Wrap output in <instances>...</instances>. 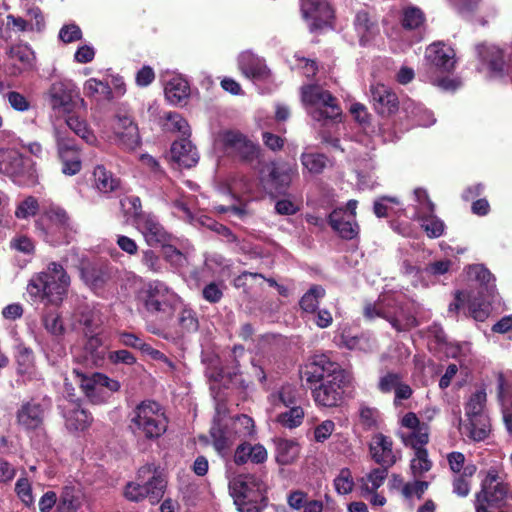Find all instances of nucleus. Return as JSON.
<instances>
[{
    "instance_id": "f257e3e1",
    "label": "nucleus",
    "mask_w": 512,
    "mask_h": 512,
    "mask_svg": "<svg viewBox=\"0 0 512 512\" xmlns=\"http://www.w3.org/2000/svg\"><path fill=\"white\" fill-rule=\"evenodd\" d=\"M471 282L469 290L457 291L455 299L449 305V313H457L467 306L470 315L476 321H484L490 314L491 303L496 298V287L492 274L481 264H475L466 270Z\"/></svg>"
},
{
    "instance_id": "f03ea898",
    "label": "nucleus",
    "mask_w": 512,
    "mask_h": 512,
    "mask_svg": "<svg viewBox=\"0 0 512 512\" xmlns=\"http://www.w3.org/2000/svg\"><path fill=\"white\" fill-rule=\"evenodd\" d=\"M420 304L404 302L400 293L385 292L374 303H367L364 315L368 319L380 317L388 321L396 331H407L419 325Z\"/></svg>"
},
{
    "instance_id": "7ed1b4c3",
    "label": "nucleus",
    "mask_w": 512,
    "mask_h": 512,
    "mask_svg": "<svg viewBox=\"0 0 512 512\" xmlns=\"http://www.w3.org/2000/svg\"><path fill=\"white\" fill-rule=\"evenodd\" d=\"M70 277L57 262H50L46 269L35 273L27 284V294L34 303L59 306L67 295Z\"/></svg>"
},
{
    "instance_id": "20e7f679",
    "label": "nucleus",
    "mask_w": 512,
    "mask_h": 512,
    "mask_svg": "<svg viewBox=\"0 0 512 512\" xmlns=\"http://www.w3.org/2000/svg\"><path fill=\"white\" fill-rule=\"evenodd\" d=\"M486 404L487 392L482 386L472 392L464 404V418L460 420L459 430L474 442L485 440L491 431Z\"/></svg>"
},
{
    "instance_id": "39448f33",
    "label": "nucleus",
    "mask_w": 512,
    "mask_h": 512,
    "mask_svg": "<svg viewBox=\"0 0 512 512\" xmlns=\"http://www.w3.org/2000/svg\"><path fill=\"white\" fill-rule=\"evenodd\" d=\"M168 420L160 404L145 400L129 414V429L137 438L154 440L167 430Z\"/></svg>"
},
{
    "instance_id": "423d86ee",
    "label": "nucleus",
    "mask_w": 512,
    "mask_h": 512,
    "mask_svg": "<svg viewBox=\"0 0 512 512\" xmlns=\"http://www.w3.org/2000/svg\"><path fill=\"white\" fill-rule=\"evenodd\" d=\"M254 433V421L247 415H240L227 421L214 420L210 429L212 444L221 456L229 455L237 440H243Z\"/></svg>"
},
{
    "instance_id": "0eeeda50",
    "label": "nucleus",
    "mask_w": 512,
    "mask_h": 512,
    "mask_svg": "<svg viewBox=\"0 0 512 512\" xmlns=\"http://www.w3.org/2000/svg\"><path fill=\"white\" fill-rule=\"evenodd\" d=\"M265 490L263 481L251 474L239 475L229 483L230 495L239 512H261Z\"/></svg>"
},
{
    "instance_id": "6e6552de",
    "label": "nucleus",
    "mask_w": 512,
    "mask_h": 512,
    "mask_svg": "<svg viewBox=\"0 0 512 512\" xmlns=\"http://www.w3.org/2000/svg\"><path fill=\"white\" fill-rule=\"evenodd\" d=\"M166 485V480L156 473L152 465H145L138 470L137 481L126 485L124 495L131 501L148 498L151 504H155L163 497Z\"/></svg>"
},
{
    "instance_id": "1a4fd4ad",
    "label": "nucleus",
    "mask_w": 512,
    "mask_h": 512,
    "mask_svg": "<svg viewBox=\"0 0 512 512\" xmlns=\"http://www.w3.org/2000/svg\"><path fill=\"white\" fill-rule=\"evenodd\" d=\"M301 97L307 112L316 121L334 120L341 115L337 99L319 85L303 86Z\"/></svg>"
},
{
    "instance_id": "9d476101",
    "label": "nucleus",
    "mask_w": 512,
    "mask_h": 512,
    "mask_svg": "<svg viewBox=\"0 0 512 512\" xmlns=\"http://www.w3.org/2000/svg\"><path fill=\"white\" fill-rule=\"evenodd\" d=\"M140 299L151 314L170 313L180 304L181 299L166 283L151 280L141 292Z\"/></svg>"
},
{
    "instance_id": "9b49d317",
    "label": "nucleus",
    "mask_w": 512,
    "mask_h": 512,
    "mask_svg": "<svg viewBox=\"0 0 512 512\" xmlns=\"http://www.w3.org/2000/svg\"><path fill=\"white\" fill-rule=\"evenodd\" d=\"M75 381L93 403L104 402L112 393L120 389V383L102 373L84 374L73 370Z\"/></svg>"
},
{
    "instance_id": "f8f14e48",
    "label": "nucleus",
    "mask_w": 512,
    "mask_h": 512,
    "mask_svg": "<svg viewBox=\"0 0 512 512\" xmlns=\"http://www.w3.org/2000/svg\"><path fill=\"white\" fill-rule=\"evenodd\" d=\"M350 381L351 376L348 372H338V375L322 381L312 392L315 403L327 408L340 405L344 389Z\"/></svg>"
},
{
    "instance_id": "ddd939ff",
    "label": "nucleus",
    "mask_w": 512,
    "mask_h": 512,
    "mask_svg": "<svg viewBox=\"0 0 512 512\" xmlns=\"http://www.w3.org/2000/svg\"><path fill=\"white\" fill-rule=\"evenodd\" d=\"M217 143L223 146L227 154L239 157L245 162H252L259 156V147L237 131L221 132L217 137Z\"/></svg>"
},
{
    "instance_id": "4468645a",
    "label": "nucleus",
    "mask_w": 512,
    "mask_h": 512,
    "mask_svg": "<svg viewBox=\"0 0 512 512\" xmlns=\"http://www.w3.org/2000/svg\"><path fill=\"white\" fill-rule=\"evenodd\" d=\"M397 435L405 446L414 450L423 449L429 441V428L419 421L415 413L408 412L400 419Z\"/></svg>"
},
{
    "instance_id": "2eb2a0df",
    "label": "nucleus",
    "mask_w": 512,
    "mask_h": 512,
    "mask_svg": "<svg viewBox=\"0 0 512 512\" xmlns=\"http://www.w3.org/2000/svg\"><path fill=\"white\" fill-rule=\"evenodd\" d=\"M508 494V485L502 480L497 470L490 468L481 483V490L476 494L475 509L478 505H497Z\"/></svg>"
},
{
    "instance_id": "dca6fc26",
    "label": "nucleus",
    "mask_w": 512,
    "mask_h": 512,
    "mask_svg": "<svg viewBox=\"0 0 512 512\" xmlns=\"http://www.w3.org/2000/svg\"><path fill=\"white\" fill-rule=\"evenodd\" d=\"M114 142L123 149L134 150L140 144L137 124L127 113H117L111 123Z\"/></svg>"
},
{
    "instance_id": "f3484780",
    "label": "nucleus",
    "mask_w": 512,
    "mask_h": 512,
    "mask_svg": "<svg viewBox=\"0 0 512 512\" xmlns=\"http://www.w3.org/2000/svg\"><path fill=\"white\" fill-rule=\"evenodd\" d=\"M238 68L241 73L254 82H270L273 79L271 69L267 66L264 58L258 56L252 51H243L239 54Z\"/></svg>"
},
{
    "instance_id": "a211bd4d",
    "label": "nucleus",
    "mask_w": 512,
    "mask_h": 512,
    "mask_svg": "<svg viewBox=\"0 0 512 512\" xmlns=\"http://www.w3.org/2000/svg\"><path fill=\"white\" fill-rule=\"evenodd\" d=\"M48 96L53 110L69 113L74 106V99L79 96V90L70 80L56 81L51 85Z\"/></svg>"
},
{
    "instance_id": "6ab92c4d",
    "label": "nucleus",
    "mask_w": 512,
    "mask_h": 512,
    "mask_svg": "<svg viewBox=\"0 0 512 512\" xmlns=\"http://www.w3.org/2000/svg\"><path fill=\"white\" fill-rule=\"evenodd\" d=\"M135 228L142 234L148 246H165L169 243L171 236L158 221L155 215H141L138 218Z\"/></svg>"
},
{
    "instance_id": "aec40b11",
    "label": "nucleus",
    "mask_w": 512,
    "mask_h": 512,
    "mask_svg": "<svg viewBox=\"0 0 512 512\" xmlns=\"http://www.w3.org/2000/svg\"><path fill=\"white\" fill-rule=\"evenodd\" d=\"M55 138L62 162V172L68 176L76 175L80 172L82 164L74 141L64 137L58 129H55Z\"/></svg>"
},
{
    "instance_id": "412c9836",
    "label": "nucleus",
    "mask_w": 512,
    "mask_h": 512,
    "mask_svg": "<svg viewBox=\"0 0 512 512\" xmlns=\"http://www.w3.org/2000/svg\"><path fill=\"white\" fill-rule=\"evenodd\" d=\"M338 372H346L336 362H333L327 355H314L310 363L306 366L305 377L307 382H322L326 379L338 375Z\"/></svg>"
},
{
    "instance_id": "4be33fe9",
    "label": "nucleus",
    "mask_w": 512,
    "mask_h": 512,
    "mask_svg": "<svg viewBox=\"0 0 512 512\" xmlns=\"http://www.w3.org/2000/svg\"><path fill=\"white\" fill-rule=\"evenodd\" d=\"M301 11L311 31L321 29L333 18V10L325 0H302Z\"/></svg>"
},
{
    "instance_id": "5701e85b",
    "label": "nucleus",
    "mask_w": 512,
    "mask_h": 512,
    "mask_svg": "<svg viewBox=\"0 0 512 512\" xmlns=\"http://www.w3.org/2000/svg\"><path fill=\"white\" fill-rule=\"evenodd\" d=\"M425 58L437 71L449 73L455 68V52L444 43L437 42L429 45L425 52Z\"/></svg>"
},
{
    "instance_id": "b1692460",
    "label": "nucleus",
    "mask_w": 512,
    "mask_h": 512,
    "mask_svg": "<svg viewBox=\"0 0 512 512\" xmlns=\"http://www.w3.org/2000/svg\"><path fill=\"white\" fill-rule=\"evenodd\" d=\"M371 100L377 113L389 116L398 110V98L395 92L382 83H373L370 87Z\"/></svg>"
},
{
    "instance_id": "393cba45",
    "label": "nucleus",
    "mask_w": 512,
    "mask_h": 512,
    "mask_svg": "<svg viewBox=\"0 0 512 512\" xmlns=\"http://www.w3.org/2000/svg\"><path fill=\"white\" fill-rule=\"evenodd\" d=\"M35 55L27 45H17L10 49L6 72L18 76L33 68Z\"/></svg>"
},
{
    "instance_id": "a878e982",
    "label": "nucleus",
    "mask_w": 512,
    "mask_h": 512,
    "mask_svg": "<svg viewBox=\"0 0 512 512\" xmlns=\"http://www.w3.org/2000/svg\"><path fill=\"white\" fill-rule=\"evenodd\" d=\"M83 282L94 292L102 290L111 278V268L103 263H86L80 269Z\"/></svg>"
},
{
    "instance_id": "bb28decb",
    "label": "nucleus",
    "mask_w": 512,
    "mask_h": 512,
    "mask_svg": "<svg viewBox=\"0 0 512 512\" xmlns=\"http://www.w3.org/2000/svg\"><path fill=\"white\" fill-rule=\"evenodd\" d=\"M370 453L373 460L382 467L392 466L398 458L397 452L393 450L391 438L381 433L373 436L370 442Z\"/></svg>"
},
{
    "instance_id": "cd10ccee",
    "label": "nucleus",
    "mask_w": 512,
    "mask_h": 512,
    "mask_svg": "<svg viewBox=\"0 0 512 512\" xmlns=\"http://www.w3.org/2000/svg\"><path fill=\"white\" fill-rule=\"evenodd\" d=\"M164 94L173 105L181 104L190 95L188 81L180 74L168 73L164 76Z\"/></svg>"
},
{
    "instance_id": "c85d7f7f",
    "label": "nucleus",
    "mask_w": 512,
    "mask_h": 512,
    "mask_svg": "<svg viewBox=\"0 0 512 512\" xmlns=\"http://www.w3.org/2000/svg\"><path fill=\"white\" fill-rule=\"evenodd\" d=\"M269 172V181L277 192L286 189L293 177L298 174L297 164L286 161L274 162L267 167Z\"/></svg>"
},
{
    "instance_id": "c756f323",
    "label": "nucleus",
    "mask_w": 512,
    "mask_h": 512,
    "mask_svg": "<svg viewBox=\"0 0 512 512\" xmlns=\"http://www.w3.org/2000/svg\"><path fill=\"white\" fill-rule=\"evenodd\" d=\"M329 224L344 239H353L359 233L355 218L343 208L334 209L330 213Z\"/></svg>"
},
{
    "instance_id": "7c9ffc66",
    "label": "nucleus",
    "mask_w": 512,
    "mask_h": 512,
    "mask_svg": "<svg viewBox=\"0 0 512 512\" xmlns=\"http://www.w3.org/2000/svg\"><path fill=\"white\" fill-rule=\"evenodd\" d=\"M28 165L30 160L25 159L18 151L0 149V173L10 177L22 176L27 172Z\"/></svg>"
},
{
    "instance_id": "2f4dec72",
    "label": "nucleus",
    "mask_w": 512,
    "mask_h": 512,
    "mask_svg": "<svg viewBox=\"0 0 512 512\" xmlns=\"http://www.w3.org/2000/svg\"><path fill=\"white\" fill-rule=\"evenodd\" d=\"M170 152L172 160L184 168H191L199 161L198 151L189 138L174 141Z\"/></svg>"
},
{
    "instance_id": "473e14b6",
    "label": "nucleus",
    "mask_w": 512,
    "mask_h": 512,
    "mask_svg": "<svg viewBox=\"0 0 512 512\" xmlns=\"http://www.w3.org/2000/svg\"><path fill=\"white\" fill-rule=\"evenodd\" d=\"M44 407L39 403L28 402L18 411V423L25 429H36L44 418Z\"/></svg>"
},
{
    "instance_id": "72a5a7b5",
    "label": "nucleus",
    "mask_w": 512,
    "mask_h": 512,
    "mask_svg": "<svg viewBox=\"0 0 512 512\" xmlns=\"http://www.w3.org/2000/svg\"><path fill=\"white\" fill-rule=\"evenodd\" d=\"M37 227L41 232V236L47 243H50L51 245H61L64 243H69L70 232L72 231L71 224H48L37 225Z\"/></svg>"
},
{
    "instance_id": "f704fd0d",
    "label": "nucleus",
    "mask_w": 512,
    "mask_h": 512,
    "mask_svg": "<svg viewBox=\"0 0 512 512\" xmlns=\"http://www.w3.org/2000/svg\"><path fill=\"white\" fill-rule=\"evenodd\" d=\"M93 177V186L99 193L108 194L120 187V180L103 165H97L94 168Z\"/></svg>"
},
{
    "instance_id": "c9c22d12",
    "label": "nucleus",
    "mask_w": 512,
    "mask_h": 512,
    "mask_svg": "<svg viewBox=\"0 0 512 512\" xmlns=\"http://www.w3.org/2000/svg\"><path fill=\"white\" fill-rule=\"evenodd\" d=\"M354 27L362 45L367 44L378 32L376 21L370 18L366 10L357 12Z\"/></svg>"
},
{
    "instance_id": "e433bc0d",
    "label": "nucleus",
    "mask_w": 512,
    "mask_h": 512,
    "mask_svg": "<svg viewBox=\"0 0 512 512\" xmlns=\"http://www.w3.org/2000/svg\"><path fill=\"white\" fill-rule=\"evenodd\" d=\"M64 418L66 427L73 431H84L92 420L87 411L76 404L64 413Z\"/></svg>"
},
{
    "instance_id": "4c0bfd02",
    "label": "nucleus",
    "mask_w": 512,
    "mask_h": 512,
    "mask_svg": "<svg viewBox=\"0 0 512 512\" xmlns=\"http://www.w3.org/2000/svg\"><path fill=\"white\" fill-rule=\"evenodd\" d=\"M405 111L407 116L411 118L416 125L421 127H429L436 122V118L432 111L428 110L420 103L409 100L405 103Z\"/></svg>"
},
{
    "instance_id": "58836bf2",
    "label": "nucleus",
    "mask_w": 512,
    "mask_h": 512,
    "mask_svg": "<svg viewBox=\"0 0 512 512\" xmlns=\"http://www.w3.org/2000/svg\"><path fill=\"white\" fill-rule=\"evenodd\" d=\"M276 461L281 465L293 463L299 456L300 447L294 440L278 439L276 440Z\"/></svg>"
},
{
    "instance_id": "ea45409f",
    "label": "nucleus",
    "mask_w": 512,
    "mask_h": 512,
    "mask_svg": "<svg viewBox=\"0 0 512 512\" xmlns=\"http://www.w3.org/2000/svg\"><path fill=\"white\" fill-rule=\"evenodd\" d=\"M82 503V494L79 489L67 486L63 489L57 504L58 512H76Z\"/></svg>"
},
{
    "instance_id": "a19ab883",
    "label": "nucleus",
    "mask_w": 512,
    "mask_h": 512,
    "mask_svg": "<svg viewBox=\"0 0 512 512\" xmlns=\"http://www.w3.org/2000/svg\"><path fill=\"white\" fill-rule=\"evenodd\" d=\"M475 472L476 466L467 464L461 473L455 474L452 481L453 493L459 497H466L470 493V481Z\"/></svg>"
},
{
    "instance_id": "79ce46f5",
    "label": "nucleus",
    "mask_w": 512,
    "mask_h": 512,
    "mask_svg": "<svg viewBox=\"0 0 512 512\" xmlns=\"http://www.w3.org/2000/svg\"><path fill=\"white\" fill-rule=\"evenodd\" d=\"M415 218L420 221L421 227L429 238H438L443 235L445 231V224L434 214V211L430 213H422L415 216Z\"/></svg>"
},
{
    "instance_id": "37998d69",
    "label": "nucleus",
    "mask_w": 512,
    "mask_h": 512,
    "mask_svg": "<svg viewBox=\"0 0 512 512\" xmlns=\"http://www.w3.org/2000/svg\"><path fill=\"white\" fill-rule=\"evenodd\" d=\"M16 349L18 373L31 379L35 375L33 351L23 344H19Z\"/></svg>"
},
{
    "instance_id": "c03bdc74",
    "label": "nucleus",
    "mask_w": 512,
    "mask_h": 512,
    "mask_svg": "<svg viewBox=\"0 0 512 512\" xmlns=\"http://www.w3.org/2000/svg\"><path fill=\"white\" fill-rule=\"evenodd\" d=\"M269 401L275 409L280 405L285 407L295 406L298 404V390L293 385H283L277 393L270 395Z\"/></svg>"
},
{
    "instance_id": "a18cd8bd",
    "label": "nucleus",
    "mask_w": 512,
    "mask_h": 512,
    "mask_svg": "<svg viewBox=\"0 0 512 512\" xmlns=\"http://www.w3.org/2000/svg\"><path fill=\"white\" fill-rule=\"evenodd\" d=\"M84 94L87 97L96 99L112 100L113 94L108 83L97 80L96 78L88 79L84 84Z\"/></svg>"
},
{
    "instance_id": "49530a36",
    "label": "nucleus",
    "mask_w": 512,
    "mask_h": 512,
    "mask_svg": "<svg viewBox=\"0 0 512 512\" xmlns=\"http://www.w3.org/2000/svg\"><path fill=\"white\" fill-rule=\"evenodd\" d=\"M338 345L345 347L349 350L370 351L374 347V342L367 336H353L347 333H342Z\"/></svg>"
},
{
    "instance_id": "de8ad7c7",
    "label": "nucleus",
    "mask_w": 512,
    "mask_h": 512,
    "mask_svg": "<svg viewBox=\"0 0 512 512\" xmlns=\"http://www.w3.org/2000/svg\"><path fill=\"white\" fill-rule=\"evenodd\" d=\"M164 127L168 131L178 132L180 138H189L191 131L190 126L186 119H184L179 113L168 112L164 116Z\"/></svg>"
},
{
    "instance_id": "09e8293b",
    "label": "nucleus",
    "mask_w": 512,
    "mask_h": 512,
    "mask_svg": "<svg viewBox=\"0 0 512 512\" xmlns=\"http://www.w3.org/2000/svg\"><path fill=\"white\" fill-rule=\"evenodd\" d=\"M497 397L503 408V419L506 428L512 432V397L508 395V390L503 378H499Z\"/></svg>"
},
{
    "instance_id": "8fccbe9b",
    "label": "nucleus",
    "mask_w": 512,
    "mask_h": 512,
    "mask_svg": "<svg viewBox=\"0 0 512 512\" xmlns=\"http://www.w3.org/2000/svg\"><path fill=\"white\" fill-rule=\"evenodd\" d=\"M48 224L68 225L71 224V222L69 216L63 208L52 204L45 210L44 214L37 222V225Z\"/></svg>"
},
{
    "instance_id": "3c124183",
    "label": "nucleus",
    "mask_w": 512,
    "mask_h": 512,
    "mask_svg": "<svg viewBox=\"0 0 512 512\" xmlns=\"http://www.w3.org/2000/svg\"><path fill=\"white\" fill-rule=\"evenodd\" d=\"M386 468L387 467L376 468L361 479L363 494H373L384 483L387 476Z\"/></svg>"
},
{
    "instance_id": "603ef678",
    "label": "nucleus",
    "mask_w": 512,
    "mask_h": 512,
    "mask_svg": "<svg viewBox=\"0 0 512 512\" xmlns=\"http://www.w3.org/2000/svg\"><path fill=\"white\" fill-rule=\"evenodd\" d=\"M325 295V289L322 286H312L301 298L300 307L307 313H315L319 301Z\"/></svg>"
},
{
    "instance_id": "864d4df0",
    "label": "nucleus",
    "mask_w": 512,
    "mask_h": 512,
    "mask_svg": "<svg viewBox=\"0 0 512 512\" xmlns=\"http://www.w3.org/2000/svg\"><path fill=\"white\" fill-rule=\"evenodd\" d=\"M288 408L289 410L277 415L276 421L289 429L300 426L304 419V410L299 405Z\"/></svg>"
},
{
    "instance_id": "5fc2aeb1",
    "label": "nucleus",
    "mask_w": 512,
    "mask_h": 512,
    "mask_svg": "<svg viewBox=\"0 0 512 512\" xmlns=\"http://www.w3.org/2000/svg\"><path fill=\"white\" fill-rule=\"evenodd\" d=\"M410 468L415 478L422 477L432 468V462L428 458V452L425 448L415 450V455L411 460Z\"/></svg>"
},
{
    "instance_id": "6e6d98bb",
    "label": "nucleus",
    "mask_w": 512,
    "mask_h": 512,
    "mask_svg": "<svg viewBox=\"0 0 512 512\" xmlns=\"http://www.w3.org/2000/svg\"><path fill=\"white\" fill-rule=\"evenodd\" d=\"M14 490L17 497L23 503V505H25L28 508L34 506L35 498L32 491V484L25 475H22L21 477L18 478V480L15 483Z\"/></svg>"
},
{
    "instance_id": "4d7b16f0",
    "label": "nucleus",
    "mask_w": 512,
    "mask_h": 512,
    "mask_svg": "<svg viewBox=\"0 0 512 512\" xmlns=\"http://www.w3.org/2000/svg\"><path fill=\"white\" fill-rule=\"evenodd\" d=\"M66 124L76 135L87 143H94L96 138L84 120L80 119L78 116L70 115L66 119Z\"/></svg>"
},
{
    "instance_id": "13d9d810",
    "label": "nucleus",
    "mask_w": 512,
    "mask_h": 512,
    "mask_svg": "<svg viewBox=\"0 0 512 512\" xmlns=\"http://www.w3.org/2000/svg\"><path fill=\"white\" fill-rule=\"evenodd\" d=\"M327 159L323 154L319 153H302L301 163L303 167L310 173L319 174L326 167Z\"/></svg>"
},
{
    "instance_id": "bf43d9fd",
    "label": "nucleus",
    "mask_w": 512,
    "mask_h": 512,
    "mask_svg": "<svg viewBox=\"0 0 512 512\" xmlns=\"http://www.w3.org/2000/svg\"><path fill=\"white\" fill-rule=\"evenodd\" d=\"M355 486L352 472L349 468H342L334 478V487L338 494L347 495Z\"/></svg>"
},
{
    "instance_id": "052dcab7",
    "label": "nucleus",
    "mask_w": 512,
    "mask_h": 512,
    "mask_svg": "<svg viewBox=\"0 0 512 512\" xmlns=\"http://www.w3.org/2000/svg\"><path fill=\"white\" fill-rule=\"evenodd\" d=\"M79 322L85 327L86 334H88L95 332L102 324V319L98 310L85 307L80 312Z\"/></svg>"
},
{
    "instance_id": "680f3d73",
    "label": "nucleus",
    "mask_w": 512,
    "mask_h": 512,
    "mask_svg": "<svg viewBox=\"0 0 512 512\" xmlns=\"http://www.w3.org/2000/svg\"><path fill=\"white\" fill-rule=\"evenodd\" d=\"M140 262L142 266L152 274H160L164 270V265L160 256L151 249L142 250Z\"/></svg>"
},
{
    "instance_id": "e2e57ef3",
    "label": "nucleus",
    "mask_w": 512,
    "mask_h": 512,
    "mask_svg": "<svg viewBox=\"0 0 512 512\" xmlns=\"http://www.w3.org/2000/svg\"><path fill=\"white\" fill-rule=\"evenodd\" d=\"M42 323L48 333L53 336H61L64 333V325L60 315L55 311H48L42 317Z\"/></svg>"
},
{
    "instance_id": "0e129e2a",
    "label": "nucleus",
    "mask_w": 512,
    "mask_h": 512,
    "mask_svg": "<svg viewBox=\"0 0 512 512\" xmlns=\"http://www.w3.org/2000/svg\"><path fill=\"white\" fill-rule=\"evenodd\" d=\"M85 350L90 354L92 361L95 364L102 362L107 352L106 347L102 344V340L98 335H92L89 337L85 344Z\"/></svg>"
},
{
    "instance_id": "69168bd1",
    "label": "nucleus",
    "mask_w": 512,
    "mask_h": 512,
    "mask_svg": "<svg viewBox=\"0 0 512 512\" xmlns=\"http://www.w3.org/2000/svg\"><path fill=\"white\" fill-rule=\"evenodd\" d=\"M121 206L126 215L133 220V225L138 221L139 216L148 215L142 211L141 200L138 196H128L121 200Z\"/></svg>"
},
{
    "instance_id": "338daca9",
    "label": "nucleus",
    "mask_w": 512,
    "mask_h": 512,
    "mask_svg": "<svg viewBox=\"0 0 512 512\" xmlns=\"http://www.w3.org/2000/svg\"><path fill=\"white\" fill-rule=\"evenodd\" d=\"M380 420V413L376 408L366 405H361L359 409L360 424L366 430H371L378 427Z\"/></svg>"
},
{
    "instance_id": "774afa93",
    "label": "nucleus",
    "mask_w": 512,
    "mask_h": 512,
    "mask_svg": "<svg viewBox=\"0 0 512 512\" xmlns=\"http://www.w3.org/2000/svg\"><path fill=\"white\" fill-rule=\"evenodd\" d=\"M414 196V217L422 213H430L434 211V204L428 197L426 190L416 188L413 191Z\"/></svg>"
}]
</instances>
